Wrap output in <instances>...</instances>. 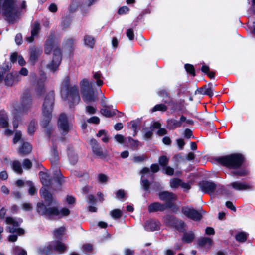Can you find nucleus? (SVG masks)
I'll use <instances>...</instances> for the list:
<instances>
[{
  "mask_svg": "<svg viewBox=\"0 0 255 255\" xmlns=\"http://www.w3.org/2000/svg\"><path fill=\"white\" fill-rule=\"evenodd\" d=\"M61 94L64 101H68L70 108L78 104L80 100L77 86H70V79L68 76L66 77L62 83Z\"/></svg>",
  "mask_w": 255,
  "mask_h": 255,
  "instance_id": "1",
  "label": "nucleus"
},
{
  "mask_svg": "<svg viewBox=\"0 0 255 255\" xmlns=\"http://www.w3.org/2000/svg\"><path fill=\"white\" fill-rule=\"evenodd\" d=\"M53 49L52 60L47 65L52 71H55L58 68L62 60V55L60 49L53 44L52 39H49L45 42L44 52L46 54H49Z\"/></svg>",
  "mask_w": 255,
  "mask_h": 255,
  "instance_id": "2",
  "label": "nucleus"
},
{
  "mask_svg": "<svg viewBox=\"0 0 255 255\" xmlns=\"http://www.w3.org/2000/svg\"><path fill=\"white\" fill-rule=\"evenodd\" d=\"M54 104V93L50 91L46 96L42 105V114L43 119L41 125L43 128H47L52 118V112Z\"/></svg>",
  "mask_w": 255,
  "mask_h": 255,
  "instance_id": "3",
  "label": "nucleus"
},
{
  "mask_svg": "<svg viewBox=\"0 0 255 255\" xmlns=\"http://www.w3.org/2000/svg\"><path fill=\"white\" fill-rule=\"evenodd\" d=\"M37 211L40 215L45 216L49 219H54L55 217L67 216L70 214L68 208H63L60 211L57 207H47L42 202L37 204Z\"/></svg>",
  "mask_w": 255,
  "mask_h": 255,
  "instance_id": "4",
  "label": "nucleus"
},
{
  "mask_svg": "<svg viewBox=\"0 0 255 255\" xmlns=\"http://www.w3.org/2000/svg\"><path fill=\"white\" fill-rule=\"evenodd\" d=\"M22 222L23 220L21 219H19L17 220L15 218L11 217L6 218L5 223L9 225V226L7 227V232L13 234L8 236V241L10 242H15L18 238L17 235L22 236L24 234V230L22 228H19V226Z\"/></svg>",
  "mask_w": 255,
  "mask_h": 255,
  "instance_id": "5",
  "label": "nucleus"
},
{
  "mask_svg": "<svg viewBox=\"0 0 255 255\" xmlns=\"http://www.w3.org/2000/svg\"><path fill=\"white\" fill-rule=\"evenodd\" d=\"M217 161L225 166L236 169L240 168L244 163V157L241 154L235 153L218 157Z\"/></svg>",
  "mask_w": 255,
  "mask_h": 255,
  "instance_id": "6",
  "label": "nucleus"
},
{
  "mask_svg": "<svg viewBox=\"0 0 255 255\" xmlns=\"http://www.w3.org/2000/svg\"><path fill=\"white\" fill-rule=\"evenodd\" d=\"M59 132L62 136H65L73 128V125L68 121L66 115L62 113L59 115L57 121Z\"/></svg>",
  "mask_w": 255,
  "mask_h": 255,
  "instance_id": "7",
  "label": "nucleus"
},
{
  "mask_svg": "<svg viewBox=\"0 0 255 255\" xmlns=\"http://www.w3.org/2000/svg\"><path fill=\"white\" fill-rule=\"evenodd\" d=\"M67 247L63 243L60 241H57L54 243H51L47 246L40 248L39 252L46 255L50 254L54 249L56 251L60 253H63L67 250Z\"/></svg>",
  "mask_w": 255,
  "mask_h": 255,
  "instance_id": "8",
  "label": "nucleus"
},
{
  "mask_svg": "<svg viewBox=\"0 0 255 255\" xmlns=\"http://www.w3.org/2000/svg\"><path fill=\"white\" fill-rule=\"evenodd\" d=\"M182 212L185 216L194 221L201 220L202 218V214L205 213L202 209L197 211L194 208L188 207H182Z\"/></svg>",
  "mask_w": 255,
  "mask_h": 255,
  "instance_id": "9",
  "label": "nucleus"
},
{
  "mask_svg": "<svg viewBox=\"0 0 255 255\" xmlns=\"http://www.w3.org/2000/svg\"><path fill=\"white\" fill-rule=\"evenodd\" d=\"M173 204L172 203H161L158 202H155L150 204L148 207V211L149 213L155 212H163L166 209L171 208Z\"/></svg>",
  "mask_w": 255,
  "mask_h": 255,
  "instance_id": "10",
  "label": "nucleus"
},
{
  "mask_svg": "<svg viewBox=\"0 0 255 255\" xmlns=\"http://www.w3.org/2000/svg\"><path fill=\"white\" fill-rule=\"evenodd\" d=\"M200 189L204 193L211 194L213 193L216 188L220 185H217L215 183L209 181H202L199 184Z\"/></svg>",
  "mask_w": 255,
  "mask_h": 255,
  "instance_id": "11",
  "label": "nucleus"
},
{
  "mask_svg": "<svg viewBox=\"0 0 255 255\" xmlns=\"http://www.w3.org/2000/svg\"><path fill=\"white\" fill-rule=\"evenodd\" d=\"M32 101L28 94L24 95L21 100V104L19 107V112L21 114H26L31 106Z\"/></svg>",
  "mask_w": 255,
  "mask_h": 255,
  "instance_id": "12",
  "label": "nucleus"
},
{
  "mask_svg": "<svg viewBox=\"0 0 255 255\" xmlns=\"http://www.w3.org/2000/svg\"><path fill=\"white\" fill-rule=\"evenodd\" d=\"M90 145L93 152L99 158H105L107 153L104 151L103 149L100 146L98 142L95 139H92L90 141Z\"/></svg>",
  "mask_w": 255,
  "mask_h": 255,
  "instance_id": "13",
  "label": "nucleus"
},
{
  "mask_svg": "<svg viewBox=\"0 0 255 255\" xmlns=\"http://www.w3.org/2000/svg\"><path fill=\"white\" fill-rule=\"evenodd\" d=\"M83 101L88 104L94 102L97 99V95L93 89L84 90L82 92Z\"/></svg>",
  "mask_w": 255,
  "mask_h": 255,
  "instance_id": "14",
  "label": "nucleus"
},
{
  "mask_svg": "<svg viewBox=\"0 0 255 255\" xmlns=\"http://www.w3.org/2000/svg\"><path fill=\"white\" fill-rule=\"evenodd\" d=\"M21 80V77L19 74L15 73L14 74L8 73L6 75L4 81L7 86H11L16 84Z\"/></svg>",
  "mask_w": 255,
  "mask_h": 255,
  "instance_id": "15",
  "label": "nucleus"
},
{
  "mask_svg": "<svg viewBox=\"0 0 255 255\" xmlns=\"http://www.w3.org/2000/svg\"><path fill=\"white\" fill-rule=\"evenodd\" d=\"M42 53V50L40 48L36 47H32L30 49L29 62L32 65H34Z\"/></svg>",
  "mask_w": 255,
  "mask_h": 255,
  "instance_id": "16",
  "label": "nucleus"
},
{
  "mask_svg": "<svg viewBox=\"0 0 255 255\" xmlns=\"http://www.w3.org/2000/svg\"><path fill=\"white\" fill-rule=\"evenodd\" d=\"M158 195L159 198L161 200L167 201V203H171L172 201H175L177 199L175 194L167 191L159 192Z\"/></svg>",
  "mask_w": 255,
  "mask_h": 255,
  "instance_id": "17",
  "label": "nucleus"
},
{
  "mask_svg": "<svg viewBox=\"0 0 255 255\" xmlns=\"http://www.w3.org/2000/svg\"><path fill=\"white\" fill-rule=\"evenodd\" d=\"M158 95L163 98V102L164 104H167L169 105L173 104V98L171 97L170 93L165 89L160 90Z\"/></svg>",
  "mask_w": 255,
  "mask_h": 255,
  "instance_id": "18",
  "label": "nucleus"
},
{
  "mask_svg": "<svg viewBox=\"0 0 255 255\" xmlns=\"http://www.w3.org/2000/svg\"><path fill=\"white\" fill-rule=\"evenodd\" d=\"M213 84L212 83H209L207 85H205L202 87L197 89L198 94L202 95H207L209 97L213 96Z\"/></svg>",
  "mask_w": 255,
  "mask_h": 255,
  "instance_id": "19",
  "label": "nucleus"
},
{
  "mask_svg": "<svg viewBox=\"0 0 255 255\" xmlns=\"http://www.w3.org/2000/svg\"><path fill=\"white\" fill-rule=\"evenodd\" d=\"M40 29V24L38 22L36 21L31 25V34L29 37L26 38V40L29 43L32 42L34 39V36L37 35Z\"/></svg>",
  "mask_w": 255,
  "mask_h": 255,
  "instance_id": "20",
  "label": "nucleus"
},
{
  "mask_svg": "<svg viewBox=\"0 0 255 255\" xmlns=\"http://www.w3.org/2000/svg\"><path fill=\"white\" fill-rule=\"evenodd\" d=\"M160 222L157 220H150L145 223L144 228L147 231L158 230L160 228Z\"/></svg>",
  "mask_w": 255,
  "mask_h": 255,
  "instance_id": "21",
  "label": "nucleus"
},
{
  "mask_svg": "<svg viewBox=\"0 0 255 255\" xmlns=\"http://www.w3.org/2000/svg\"><path fill=\"white\" fill-rule=\"evenodd\" d=\"M230 185L236 190H247L252 189V186L246 182L235 181L231 183Z\"/></svg>",
  "mask_w": 255,
  "mask_h": 255,
  "instance_id": "22",
  "label": "nucleus"
},
{
  "mask_svg": "<svg viewBox=\"0 0 255 255\" xmlns=\"http://www.w3.org/2000/svg\"><path fill=\"white\" fill-rule=\"evenodd\" d=\"M103 108L101 109L100 112L101 114L107 117H110L116 115V112H118L116 109H113L111 106H107L104 105L102 103Z\"/></svg>",
  "mask_w": 255,
  "mask_h": 255,
  "instance_id": "23",
  "label": "nucleus"
},
{
  "mask_svg": "<svg viewBox=\"0 0 255 255\" xmlns=\"http://www.w3.org/2000/svg\"><path fill=\"white\" fill-rule=\"evenodd\" d=\"M8 126V115L5 111L1 110L0 111V128H6Z\"/></svg>",
  "mask_w": 255,
  "mask_h": 255,
  "instance_id": "24",
  "label": "nucleus"
},
{
  "mask_svg": "<svg viewBox=\"0 0 255 255\" xmlns=\"http://www.w3.org/2000/svg\"><path fill=\"white\" fill-rule=\"evenodd\" d=\"M40 193L42 198L48 205H50L53 202L52 195L45 188H42L40 190Z\"/></svg>",
  "mask_w": 255,
  "mask_h": 255,
  "instance_id": "25",
  "label": "nucleus"
},
{
  "mask_svg": "<svg viewBox=\"0 0 255 255\" xmlns=\"http://www.w3.org/2000/svg\"><path fill=\"white\" fill-rule=\"evenodd\" d=\"M32 151V146L27 142H24L21 147H20L18 151L19 155L21 156L27 155Z\"/></svg>",
  "mask_w": 255,
  "mask_h": 255,
  "instance_id": "26",
  "label": "nucleus"
},
{
  "mask_svg": "<svg viewBox=\"0 0 255 255\" xmlns=\"http://www.w3.org/2000/svg\"><path fill=\"white\" fill-rule=\"evenodd\" d=\"M40 181L43 186H49L50 185V179L49 175L45 172L40 171L39 173Z\"/></svg>",
  "mask_w": 255,
  "mask_h": 255,
  "instance_id": "27",
  "label": "nucleus"
},
{
  "mask_svg": "<svg viewBox=\"0 0 255 255\" xmlns=\"http://www.w3.org/2000/svg\"><path fill=\"white\" fill-rule=\"evenodd\" d=\"M54 180L59 186H61L64 182V177L61 171L58 169H56L53 173Z\"/></svg>",
  "mask_w": 255,
  "mask_h": 255,
  "instance_id": "28",
  "label": "nucleus"
},
{
  "mask_svg": "<svg viewBox=\"0 0 255 255\" xmlns=\"http://www.w3.org/2000/svg\"><path fill=\"white\" fill-rule=\"evenodd\" d=\"M84 44L90 48H93L95 43V38L91 35H86L83 38Z\"/></svg>",
  "mask_w": 255,
  "mask_h": 255,
  "instance_id": "29",
  "label": "nucleus"
},
{
  "mask_svg": "<svg viewBox=\"0 0 255 255\" xmlns=\"http://www.w3.org/2000/svg\"><path fill=\"white\" fill-rule=\"evenodd\" d=\"M11 167L13 170L19 174H22L23 169L21 167V164L18 160H14L11 162Z\"/></svg>",
  "mask_w": 255,
  "mask_h": 255,
  "instance_id": "30",
  "label": "nucleus"
},
{
  "mask_svg": "<svg viewBox=\"0 0 255 255\" xmlns=\"http://www.w3.org/2000/svg\"><path fill=\"white\" fill-rule=\"evenodd\" d=\"M167 127L170 129H173L177 127H181V122L175 119H169L167 121Z\"/></svg>",
  "mask_w": 255,
  "mask_h": 255,
  "instance_id": "31",
  "label": "nucleus"
},
{
  "mask_svg": "<svg viewBox=\"0 0 255 255\" xmlns=\"http://www.w3.org/2000/svg\"><path fill=\"white\" fill-rule=\"evenodd\" d=\"M195 238V235L192 231L185 232L182 237V241L185 243H189L193 241Z\"/></svg>",
  "mask_w": 255,
  "mask_h": 255,
  "instance_id": "32",
  "label": "nucleus"
},
{
  "mask_svg": "<svg viewBox=\"0 0 255 255\" xmlns=\"http://www.w3.org/2000/svg\"><path fill=\"white\" fill-rule=\"evenodd\" d=\"M127 145L133 149H135L138 148L140 143L138 140H134L130 137L127 138V141L126 143Z\"/></svg>",
  "mask_w": 255,
  "mask_h": 255,
  "instance_id": "33",
  "label": "nucleus"
},
{
  "mask_svg": "<svg viewBox=\"0 0 255 255\" xmlns=\"http://www.w3.org/2000/svg\"><path fill=\"white\" fill-rule=\"evenodd\" d=\"M176 219L175 216L170 215H167L163 217L164 223L168 226H173Z\"/></svg>",
  "mask_w": 255,
  "mask_h": 255,
  "instance_id": "34",
  "label": "nucleus"
},
{
  "mask_svg": "<svg viewBox=\"0 0 255 255\" xmlns=\"http://www.w3.org/2000/svg\"><path fill=\"white\" fill-rule=\"evenodd\" d=\"M212 243V240L208 237H203L199 239L198 240V244L201 247H203L207 245L210 246Z\"/></svg>",
  "mask_w": 255,
  "mask_h": 255,
  "instance_id": "35",
  "label": "nucleus"
},
{
  "mask_svg": "<svg viewBox=\"0 0 255 255\" xmlns=\"http://www.w3.org/2000/svg\"><path fill=\"white\" fill-rule=\"evenodd\" d=\"M81 90L82 92H84V90H87L89 89H91L90 87L92 86L93 84V82L91 83H89L88 80L87 79H83L81 81Z\"/></svg>",
  "mask_w": 255,
  "mask_h": 255,
  "instance_id": "36",
  "label": "nucleus"
},
{
  "mask_svg": "<svg viewBox=\"0 0 255 255\" xmlns=\"http://www.w3.org/2000/svg\"><path fill=\"white\" fill-rule=\"evenodd\" d=\"M35 93L37 96H40L44 92V86L42 82H38L35 87Z\"/></svg>",
  "mask_w": 255,
  "mask_h": 255,
  "instance_id": "37",
  "label": "nucleus"
},
{
  "mask_svg": "<svg viewBox=\"0 0 255 255\" xmlns=\"http://www.w3.org/2000/svg\"><path fill=\"white\" fill-rule=\"evenodd\" d=\"M36 125H37V123H36V121H35L34 120H32L30 122V123H29V124L28 126V128H27V132L29 135H32L34 134V133L35 131Z\"/></svg>",
  "mask_w": 255,
  "mask_h": 255,
  "instance_id": "38",
  "label": "nucleus"
},
{
  "mask_svg": "<svg viewBox=\"0 0 255 255\" xmlns=\"http://www.w3.org/2000/svg\"><path fill=\"white\" fill-rule=\"evenodd\" d=\"M65 230V228L63 227L55 229L54 231V235L55 237L59 239H61L64 234Z\"/></svg>",
  "mask_w": 255,
  "mask_h": 255,
  "instance_id": "39",
  "label": "nucleus"
},
{
  "mask_svg": "<svg viewBox=\"0 0 255 255\" xmlns=\"http://www.w3.org/2000/svg\"><path fill=\"white\" fill-rule=\"evenodd\" d=\"M184 222L182 220L176 219L172 227H174L178 231L181 232L184 230Z\"/></svg>",
  "mask_w": 255,
  "mask_h": 255,
  "instance_id": "40",
  "label": "nucleus"
},
{
  "mask_svg": "<svg viewBox=\"0 0 255 255\" xmlns=\"http://www.w3.org/2000/svg\"><path fill=\"white\" fill-rule=\"evenodd\" d=\"M248 234L244 232L238 233L236 235V239L237 241L240 242H244L247 240Z\"/></svg>",
  "mask_w": 255,
  "mask_h": 255,
  "instance_id": "41",
  "label": "nucleus"
},
{
  "mask_svg": "<svg viewBox=\"0 0 255 255\" xmlns=\"http://www.w3.org/2000/svg\"><path fill=\"white\" fill-rule=\"evenodd\" d=\"M13 255H27V252L25 250L18 246H15L13 248Z\"/></svg>",
  "mask_w": 255,
  "mask_h": 255,
  "instance_id": "42",
  "label": "nucleus"
},
{
  "mask_svg": "<svg viewBox=\"0 0 255 255\" xmlns=\"http://www.w3.org/2000/svg\"><path fill=\"white\" fill-rule=\"evenodd\" d=\"M122 212L120 209H114L110 212V215L115 219L120 218L122 216Z\"/></svg>",
  "mask_w": 255,
  "mask_h": 255,
  "instance_id": "43",
  "label": "nucleus"
},
{
  "mask_svg": "<svg viewBox=\"0 0 255 255\" xmlns=\"http://www.w3.org/2000/svg\"><path fill=\"white\" fill-rule=\"evenodd\" d=\"M167 106L164 104H159L156 105L152 109V112H156L157 111H166L167 110Z\"/></svg>",
  "mask_w": 255,
  "mask_h": 255,
  "instance_id": "44",
  "label": "nucleus"
},
{
  "mask_svg": "<svg viewBox=\"0 0 255 255\" xmlns=\"http://www.w3.org/2000/svg\"><path fill=\"white\" fill-rule=\"evenodd\" d=\"M141 184L143 189L148 192H149V187L150 186V183L147 179H141Z\"/></svg>",
  "mask_w": 255,
  "mask_h": 255,
  "instance_id": "45",
  "label": "nucleus"
},
{
  "mask_svg": "<svg viewBox=\"0 0 255 255\" xmlns=\"http://www.w3.org/2000/svg\"><path fill=\"white\" fill-rule=\"evenodd\" d=\"M169 158L166 156L163 155L159 158V163L162 167H166L168 164Z\"/></svg>",
  "mask_w": 255,
  "mask_h": 255,
  "instance_id": "46",
  "label": "nucleus"
},
{
  "mask_svg": "<svg viewBox=\"0 0 255 255\" xmlns=\"http://www.w3.org/2000/svg\"><path fill=\"white\" fill-rule=\"evenodd\" d=\"M22 165L23 168L27 170H30L32 166V163L31 161L28 158L25 159L23 160Z\"/></svg>",
  "mask_w": 255,
  "mask_h": 255,
  "instance_id": "47",
  "label": "nucleus"
},
{
  "mask_svg": "<svg viewBox=\"0 0 255 255\" xmlns=\"http://www.w3.org/2000/svg\"><path fill=\"white\" fill-rule=\"evenodd\" d=\"M185 68L186 71L191 74L192 76H195V71L194 66L189 64H186L185 65Z\"/></svg>",
  "mask_w": 255,
  "mask_h": 255,
  "instance_id": "48",
  "label": "nucleus"
},
{
  "mask_svg": "<svg viewBox=\"0 0 255 255\" xmlns=\"http://www.w3.org/2000/svg\"><path fill=\"white\" fill-rule=\"evenodd\" d=\"M68 155L69 160L71 164L73 165L75 164L77 162L78 160L77 156L71 151H69Z\"/></svg>",
  "mask_w": 255,
  "mask_h": 255,
  "instance_id": "49",
  "label": "nucleus"
},
{
  "mask_svg": "<svg viewBox=\"0 0 255 255\" xmlns=\"http://www.w3.org/2000/svg\"><path fill=\"white\" fill-rule=\"evenodd\" d=\"M182 180L178 178H174L170 181V186L172 188H177L180 186Z\"/></svg>",
  "mask_w": 255,
  "mask_h": 255,
  "instance_id": "50",
  "label": "nucleus"
},
{
  "mask_svg": "<svg viewBox=\"0 0 255 255\" xmlns=\"http://www.w3.org/2000/svg\"><path fill=\"white\" fill-rule=\"evenodd\" d=\"M147 159V156L144 155L140 156H135L133 157L132 161L134 163H141Z\"/></svg>",
  "mask_w": 255,
  "mask_h": 255,
  "instance_id": "51",
  "label": "nucleus"
},
{
  "mask_svg": "<svg viewBox=\"0 0 255 255\" xmlns=\"http://www.w3.org/2000/svg\"><path fill=\"white\" fill-rule=\"evenodd\" d=\"M115 139L116 141H117L118 143L120 144H123L124 143H126L127 141V138H125L123 135L122 134H117L115 136Z\"/></svg>",
  "mask_w": 255,
  "mask_h": 255,
  "instance_id": "52",
  "label": "nucleus"
},
{
  "mask_svg": "<svg viewBox=\"0 0 255 255\" xmlns=\"http://www.w3.org/2000/svg\"><path fill=\"white\" fill-rule=\"evenodd\" d=\"M27 184L30 186V188L28 190L29 194L31 195H34L36 193L37 190L34 187L33 183L31 181H28Z\"/></svg>",
  "mask_w": 255,
  "mask_h": 255,
  "instance_id": "53",
  "label": "nucleus"
},
{
  "mask_svg": "<svg viewBox=\"0 0 255 255\" xmlns=\"http://www.w3.org/2000/svg\"><path fill=\"white\" fill-rule=\"evenodd\" d=\"M75 40L73 38H69L65 41V46L69 48V50L73 49Z\"/></svg>",
  "mask_w": 255,
  "mask_h": 255,
  "instance_id": "54",
  "label": "nucleus"
},
{
  "mask_svg": "<svg viewBox=\"0 0 255 255\" xmlns=\"http://www.w3.org/2000/svg\"><path fill=\"white\" fill-rule=\"evenodd\" d=\"M93 76L94 78L96 80V83L97 85L99 86H102L103 84V81L100 79L101 77V74L98 72H96L94 74Z\"/></svg>",
  "mask_w": 255,
  "mask_h": 255,
  "instance_id": "55",
  "label": "nucleus"
},
{
  "mask_svg": "<svg viewBox=\"0 0 255 255\" xmlns=\"http://www.w3.org/2000/svg\"><path fill=\"white\" fill-rule=\"evenodd\" d=\"M247 171L245 169H241L233 172V174L236 176H243L247 174Z\"/></svg>",
  "mask_w": 255,
  "mask_h": 255,
  "instance_id": "56",
  "label": "nucleus"
},
{
  "mask_svg": "<svg viewBox=\"0 0 255 255\" xmlns=\"http://www.w3.org/2000/svg\"><path fill=\"white\" fill-rule=\"evenodd\" d=\"M125 192L124 190L120 189L116 193V197L117 198L122 200L125 197Z\"/></svg>",
  "mask_w": 255,
  "mask_h": 255,
  "instance_id": "57",
  "label": "nucleus"
},
{
  "mask_svg": "<svg viewBox=\"0 0 255 255\" xmlns=\"http://www.w3.org/2000/svg\"><path fill=\"white\" fill-rule=\"evenodd\" d=\"M21 133L19 131H17L15 133V135L13 140V142L14 144L17 143L21 139Z\"/></svg>",
  "mask_w": 255,
  "mask_h": 255,
  "instance_id": "58",
  "label": "nucleus"
},
{
  "mask_svg": "<svg viewBox=\"0 0 255 255\" xmlns=\"http://www.w3.org/2000/svg\"><path fill=\"white\" fill-rule=\"evenodd\" d=\"M59 159L58 155L57 154L56 148L54 149L52 157L51 159L52 163H55Z\"/></svg>",
  "mask_w": 255,
  "mask_h": 255,
  "instance_id": "59",
  "label": "nucleus"
},
{
  "mask_svg": "<svg viewBox=\"0 0 255 255\" xmlns=\"http://www.w3.org/2000/svg\"><path fill=\"white\" fill-rule=\"evenodd\" d=\"M97 109L93 106H87L86 107V111L90 114H93L96 112Z\"/></svg>",
  "mask_w": 255,
  "mask_h": 255,
  "instance_id": "60",
  "label": "nucleus"
},
{
  "mask_svg": "<svg viewBox=\"0 0 255 255\" xmlns=\"http://www.w3.org/2000/svg\"><path fill=\"white\" fill-rule=\"evenodd\" d=\"M126 34L130 40H132L134 39V35L132 29H128L126 32Z\"/></svg>",
  "mask_w": 255,
  "mask_h": 255,
  "instance_id": "61",
  "label": "nucleus"
},
{
  "mask_svg": "<svg viewBox=\"0 0 255 255\" xmlns=\"http://www.w3.org/2000/svg\"><path fill=\"white\" fill-rule=\"evenodd\" d=\"M98 178L101 183H105L107 181V176L103 174H99L98 176Z\"/></svg>",
  "mask_w": 255,
  "mask_h": 255,
  "instance_id": "62",
  "label": "nucleus"
},
{
  "mask_svg": "<svg viewBox=\"0 0 255 255\" xmlns=\"http://www.w3.org/2000/svg\"><path fill=\"white\" fill-rule=\"evenodd\" d=\"M129 11V8L127 6H123L120 8L118 11L119 14H125Z\"/></svg>",
  "mask_w": 255,
  "mask_h": 255,
  "instance_id": "63",
  "label": "nucleus"
},
{
  "mask_svg": "<svg viewBox=\"0 0 255 255\" xmlns=\"http://www.w3.org/2000/svg\"><path fill=\"white\" fill-rule=\"evenodd\" d=\"M15 42L17 45H20L22 42V36L21 33H18L15 36Z\"/></svg>",
  "mask_w": 255,
  "mask_h": 255,
  "instance_id": "64",
  "label": "nucleus"
}]
</instances>
